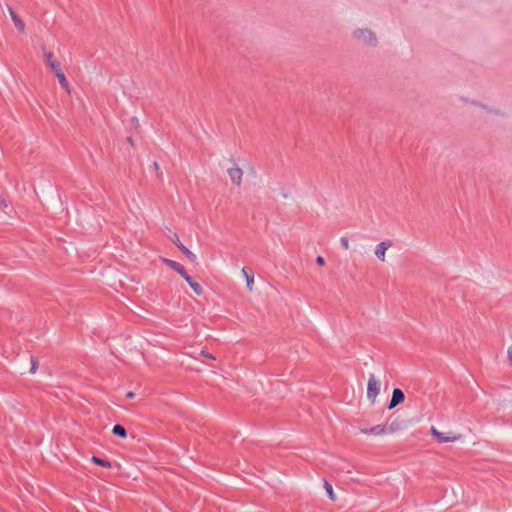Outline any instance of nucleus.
Masks as SVG:
<instances>
[{
    "mask_svg": "<svg viewBox=\"0 0 512 512\" xmlns=\"http://www.w3.org/2000/svg\"><path fill=\"white\" fill-rule=\"evenodd\" d=\"M353 37L361 44L367 46H376L377 37L375 33L367 28H357L353 31Z\"/></svg>",
    "mask_w": 512,
    "mask_h": 512,
    "instance_id": "obj_1",
    "label": "nucleus"
},
{
    "mask_svg": "<svg viewBox=\"0 0 512 512\" xmlns=\"http://www.w3.org/2000/svg\"><path fill=\"white\" fill-rule=\"evenodd\" d=\"M386 427L382 425H376L371 427L370 429H362L361 432L364 434L370 435H382L386 433Z\"/></svg>",
    "mask_w": 512,
    "mask_h": 512,
    "instance_id": "obj_12",
    "label": "nucleus"
},
{
    "mask_svg": "<svg viewBox=\"0 0 512 512\" xmlns=\"http://www.w3.org/2000/svg\"><path fill=\"white\" fill-rule=\"evenodd\" d=\"M112 433L114 435H117L121 438H125L127 436V431L126 429L124 428V426L120 425V424H116L113 429H112Z\"/></svg>",
    "mask_w": 512,
    "mask_h": 512,
    "instance_id": "obj_15",
    "label": "nucleus"
},
{
    "mask_svg": "<svg viewBox=\"0 0 512 512\" xmlns=\"http://www.w3.org/2000/svg\"><path fill=\"white\" fill-rule=\"evenodd\" d=\"M431 434L440 443L454 442L459 438L456 435H446L445 433L438 431L435 427L431 428Z\"/></svg>",
    "mask_w": 512,
    "mask_h": 512,
    "instance_id": "obj_4",
    "label": "nucleus"
},
{
    "mask_svg": "<svg viewBox=\"0 0 512 512\" xmlns=\"http://www.w3.org/2000/svg\"><path fill=\"white\" fill-rule=\"evenodd\" d=\"M127 141H129L130 143H132V138H131V137H127Z\"/></svg>",
    "mask_w": 512,
    "mask_h": 512,
    "instance_id": "obj_24",
    "label": "nucleus"
},
{
    "mask_svg": "<svg viewBox=\"0 0 512 512\" xmlns=\"http://www.w3.org/2000/svg\"><path fill=\"white\" fill-rule=\"evenodd\" d=\"M92 462L101 466V467H104V468H110L111 467V463L107 460H104V459H101L97 456H93L92 457Z\"/></svg>",
    "mask_w": 512,
    "mask_h": 512,
    "instance_id": "obj_16",
    "label": "nucleus"
},
{
    "mask_svg": "<svg viewBox=\"0 0 512 512\" xmlns=\"http://www.w3.org/2000/svg\"><path fill=\"white\" fill-rule=\"evenodd\" d=\"M43 51L46 64L49 65L54 72L61 69L58 61L54 58V55L45 49H43Z\"/></svg>",
    "mask_w": 512,
    "mask_h": 512,
    "instance_id": "obj_9",
    "label": "nucleus"
},
{
    "mask_svg": "<svg viewBox=\"0 0 512 512\" xmlns=\"http://www.w3.org/2000/svg\"><path fill=\"white\" fill-rule=\"evenodd\" d=\"M8 10H9L10 16L12 18V21H13L15 27L19 31L23 32L25 29L24 21L17 15V13L14 11V9L12 7L9 6Z\"/></svg>",
    "mask_w": 512,
    "mask_h": 512,
    "instance_id": "obj_10",
    "label": "nucleus"
},
{
    "mask_svg": "<svg viewBox=\"0 0 512 512\" xmlns=\"http://www.w3.org/2000/svg\"><path fill=\"white\" fill-rule=\"evenodd\" d=\"M316 262H317V264H319V265H324V264H325V260H324V258H323L322 256H318V257L316 258Z\"/></svg>",
    "mask_w": 512,
    "mask_h": 512,
    "instance_id": "obj_20",
    "label": "nucleus"
},
{
    "mask_svg": "<svg viewBox=\"0 0 512 512\" xmlns=\"http://www.w3.org/2000/svg\"><path fill=\"white\" fill-rule=\"evenodd\" d=\"M126 396H127L128 398H133V397L135 396V393H134V392H132V391H129V392H127Z\"/></svg>",
    "mask_w": 512,
    "mask_h": 512,
    "instance_id": "obj_22",
    "label": "nucleus"
},
{
    "mask_svg": "<svg viewBox=\"0 0 512 512\" xmlns=\"http://www.w3.org/2000/svg\"><path fill=\"white\" fill-rule=\"evenodd\" d=\"M340 242H341V245L344 249H348L349 248V241H348V238L343 236L341 237L340 239Z\"/></svg>",
    "mask_w": 512,
    "mask_h": 512,
    "instance_id": "obj_18",
    "label": "nucleus"
},
{
    "mask_svg": "<svg viewBox=\"0 0 512 512\" xmlns=\"http://www.w3.org/2000/svg\"><path fill=\"white\" fill-rule=\"evenodd\" d=\"M153 165H154V167H155L156 169H158V164H157V162H154V164H153Z\"/></svg>",
    "mask_w": 512,
    "mask_h": 512,
    "instance_id": "obj_25",
    "label": "nucleus"
},
{
    "mask_svg": "<svg viewBox=\"0 0 512 512\" xmlns=\"http://www.w3.org/2000/svg\"><path fill=\"white\" fill-rule=\"evenodd\" d=\"M170 239L172 240V242L186 255V257L194 262L196 261L197 257L196 255L190 251L186 246L183 245V243L180 241L179 237L177 234H173Z\"/></svg>",
    "mask_w": 512,
    "mask_h": 512,
    "instance_id": "obj_3",
    "label": "nucleus"
},
{
    "mask_svg": "<svg viewBox=\"0 0 512 512\" xmlns=\"http://www.w3.org/2000/svg\"><path fill=\"white\" fill-rule=\"evenodd\" d=\"M55 75L58 78L59 83L61 84V86L68 91L69 90V84H68V81H67L63 71L61 69H59V70H57L55 72Z\"/></svg>",
    "mask_w": 512,
    "mask_h": 512,
    "instance_id": "obj_14",
    "label": "nucleus"
},
{
    "mask_svg": "<svg viewBox=\"0 0 512 512\" xmlns=\"http://www.w3.org/2000/svg\"><path fill=\"white\" fill-rule=\"evenodd\" d=\"M227 173L231 179V181L239 186L242 182V176H243V171L242 169H240L239 167L235 166V167H231V168H228L227 169Z\"/></svg>",
    "mask_w": 512,
    "mask_h": 512,
    "instance_id": "obj_6",
    "label": "nucleus"
},
{
    "mask_svg": "<svg viewBox=\"0 0 512 512\" xmlns=\"http://www.w3.org/2000/svg\"><path fill=\"white\" fill-rule=\"evenodd\" d=\"M205 356L210 358V359H214V357L210 353H205Z\"/></svg>",
    "mask_w": 512,
    "mask_h": 512,
    "instance_id": "obj_23",
    "label": "nucleus"
},
{
    "mask_svg": "<svg viewBox=\"0 0 512 512\" xmlns=\"http://www.w3.org/2000/svg\"><path fill=\"white\" fill-rule=\"evenodd\" d=\"M392 246V243L390 241H383L376 245L375 247V255L376 257L384 261L385 260V253L389 247Z\"/></svg>",
    "mask_w": 512,
    "mask_h": 512,
    "instance_id": "obj_7",
    "label": "nucleus"
},
{
    "mask_svg": "<svg viewBox=\"0 0 512 512\" xmlns=\"http://www.w3.org/2000/svg\"><path fill=\"white\" fill-rule=\"evenodd\" d=\"M183 279L188 283V285L191 287V289L197 294V295H201L202 292H203V289H202V286L194 281L192 279V277H190L188 274H185L183 276Z\"/></svg>",
    "mask_w": 512,
    "mask_h": 512,
    "instance_id": "obj_11",
    "label": "nucleus"
},
{
    "mask_svg": "<svg viewBox=\"0 0 512 512\" xmlns=\"http://www.w3.org/2000/svg\"><path fill=\"white\" fill-rule=\"evenodd\" d=\"M37 369V362L34 358H31V368H30V372L31 373H35Z\"/></svg>",
    "mask_w": 512,
    "mask_h": 512,
    "instance_id": "obj_19",
    "label": "nucleus"
},
{
    "mask_svg": "<svg viewBox=\"0 0 512 512\" xmlns=\"http://www.w3.org/2000/svg\"><path fill=\"white\" fill-rule=\"evenodd\" d=\"M162 262L166 264L168 267L179 273L182 277L187 274L185 268L178 262L168 259V258H162Z\"/></svg>",
    "mask_w": 512,
    "mask_h": 512,
    "instance_id": "obj_8",
    "label": "nucleus"
},
{
    "mask_svg": "<svg viewBox=\"0 0 512 512\" xmlns=\"http://www.w3.org/2000/svg\"><path fill=\"white\" fill-rule=\"evenodd\" d=\"M380 392V382L374 374H370L367 384V398L374 403Z\"/></svg>",
    "mask_w": 512,
    "mask_h": 512,
    "instance_id": "obj_2",
    "label": "nucleus"
},
{
    "mask_svg": "<svg viewBox=\"0 0 512 512\" xmlns=\"http://www.w3.org/2000/svg\"><path fill=\"white\" fill-rule=\"evenodd\" d=\"M242 274L244 275L245 279H246V286L248 288V290L252 291L253 289V284H254V275L252 272H249L247 268H243L242 269Z\"/></svg>",
    "mask_w": 512,
    "mask_h": 512,
    "instance_id": "obj_13",
    "label": "nucleus"
},
{
    "mask_svg": "<svg viewBox=\"0 0 512 512\" xmlns=\"http://www.w3.org/2000/svg\"><path fill=\"white\" fill-rule=\"evenodd\" d=\"M507 354L509 361L512 363V346L509 347Z\"/></svg>",
    "mask_w": 512,
    "mask_h": 512,
    "instance_id": "obj_21",
    "label": "nucleus"
},
{
    "mask_svg": "<svg viewBox=\"0 0 512 512\" xmlns=\"http://www.w3.org/2000/svg\"><path fill=\"white\" fill-rule=\"evenodd\" d=\"M325 489H326V492H327L329 498L331 500H334L335 497H334L332 485L330 483H328L327 481H325Z\"/></svg>",
    "mask_w": 512,
    "mask_h": 512,
    "instance_id": "obj_17",
    "label": "nucleus"
},
{
    "mask_svg": "<svg viewBox=\"0 0 512 512\" xmlns=\"http://www.w3.org/2000/svg\"><path fill=\"white\" fill-rule=\"evenodd\" d=\"M405 399L403 391L399 388H395L392 392V397L388 405V409H393L398 404L402 403Z\"/></svg>",
    "mask_w": 512,
    "mask_h": 512,
    "instance_id": "obj_5",
    "label": "nucleus"
}]
</instances>
